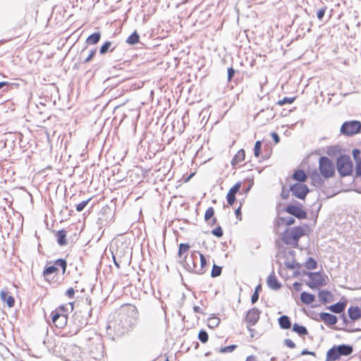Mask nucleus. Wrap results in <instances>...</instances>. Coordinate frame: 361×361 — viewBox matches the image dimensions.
Here are the masks:
<instances>
[{"mask_svg":"<svg viewBox=\"0 0 361 361\" xmlns=\"http://www.w3.org/2000/svg\"><path fill=\"white\" fill-rule=\"evenodd\" d=\"M307 275L310 279V281L307 283L310 288H318L326 284V279L320 273L310 272Z\"/></svg>","mask_w":361,"mask_h":361,"instance_id":"9","label":"nucleus"},{"mask_svg":"<svg viewBox=\"0 0 361 361\" xmlns=\"http://www.w3.org/2000/svg\"><path fill=\"white\" fill-rule=\"evenodd\" d=\"M140 41V36L137 31H134L126 39V42L129 44H136Z\"/></svg>","mask_w":361,"mask_h":361,"instance_id":"30","label":"nucleus"},{"mask_svg":"<svg viewBox=\"0 0 361 361\" xmlns=\"http://www.w3.org/2000/svg\"><path fill=\"white\" fill-rule=\"evenodd\" d=\"M311 355L315 356V353L314 352L309 351V350L305 349L301 352V355Z\"/></svg>","mask_w":361,"mask_h":361,"instance_id":"55","label":"nucleus"},{"mask_svg":"<svg viewBox=\"0 0 361 361\" xmlns=\"http://www.w3.org/2000/svg\"><path fill=\"white\" fill-rule=\"evenodd\" d=\"M8 85V84L6 82H0V90H1L2 88H4L5 87H7Z\"/></svg>","mask_w":361,"mask_h":361,"instance_id":"63","label":"nucleus"},{"mask_svg":"<svg viewBox=\"0 0 361 361\" xmlns=\"http://www.w3.org/2000/svg\"><path fill=\"white\" fill-rule=\"evenodd\" d=\"M293 195L301 200H304L309 192L307 186L302 183H295L290 187Z\"/></svg>","mask_w":361,"mask_h":361,"instance_id":"11","label":"nucleus"},{"mask_svg":"<svg viewBox=\"0 0 361 361\" xmlns=\"http://www.w3.org/2000/svg\"><path fill=\"white\" fill-rule=\"evenodd\" d=\"M284 344L290 348H294L295 347V343L288 338L285 339Z\"/></svg>","mask_w":361,"mask_h":361,"instance_id":"48","label":"nucleus"},{"mask_svg":"<svg viewBox=\"0 0 361 361\" xmlns=\"http://www.w3.org/2000/svg\"><path fill=\"white\" fill-rule=\"evenodd\" d=\"M234 74H235L234 69L232 67L228 68V82L231 81Z\"/></svg>","mask_w":361,"mask_h":361,"instance_id":"49","label":"nucleus"},{"mask_svg":"<svg viewBox=\"0 0 361 361\" xmlns=\"http://www.w3.org/2000/svg\"><path fill=\"white\" fill-rule=\"evenodd\" d=\"M261 290H262V286H261V284H259V285L255 288V293H259Z\"/></svg>","mask_w":361,"mask_h":361,"instance_id":"64","label":"nucleus"},{"mask_svg":"<svg viewBox=\"0 0 361 361\" xmlns=\"http://www.w3.org/2000/svg\"><path fill=\"white\" fill-rule=\"evenodd\" d=\"M261 148L262 142L261 141L258 140L255 142L254 146V155L256 158H259L262 154Z\"/></svg>","mask_w":361,"mask_h":361,"instance_id":"38","label":"nucleus"},{"mask_svg":"<svg viewBox=\"0 0 361 361\" xmlns=\"http://www.w3.org/2000/svg\"><path fill=\"white\" fill-rule=\"evenodd\" d=\"M194 311L197 314H204L202 308L201 307H199V306L194 307Z\"/></svg>","mask_w":361,"mask_h":361,"instance_id":"57","label":"nucleus"},{"mask_svg":"<svg viewBox=\"0 0 361 361\" xmlns=\"http://www.w3.org/2000/svg\"><path fill=\"white\" fill-rule=\"evenodd\" d=\"M66 261L63 259H59L54 262V265L47 267L43 271V276L47 278L52 274H57L59 271V267L62 270V273L64 274L66 270Z\"/></svg>","mask_w":361,"mask_h":361,"instance_id":"8","label":"nucleus"},{"mask_svg":"<svg viewBox=\"0 0 361 361\" xmlns=\"http://www.w3.org/2000/svg\"><path fill=\"white\" fill-rule=\"evenodd\" d=\"M271 137H273L275 143H278L280 140V138H279V136L278 135V134L276 133H271Z\"/></svg>","mask_w":361,"mask_h":361,"instance_id":"56","label":"nucleus"},{"mask_svg":"<svg viewBox=\"0 0 361 361\" xmlns=\"http://www.w3.org/2000/svg\"><path fill=\"white\" fill-rule=\"evenodd\" d=\"M267 284L269 288L277 290L280 288V284L279 283L276 277L273 275H269L267 279Z\"/></svg>","mask_w":361,"mask_h":361,"instance_id":"27","label":"nucleus"},{"mask_svg":"<svg viewBox=\"0 0 361 361\" xmlns=\"http://www.w3.org/2000/svg\"><path fill=\"white\" fill-rule=\"evenodd\" d=\"M120 313L126 315H135L137 314V307L132 304H124L121 306Z\"/></svg>","mask_w":361,"mask_h":361,"instance_id":"16","label":"nucleus"},{"mask_svg":"<svg viewBox=\"0 0 361 361\" xmlns=\"http://www.w3.org/2000/svg\"><path fill=\"white\" fill-rule=\"evenodd\" d=\"M111 45V43L110 42H105L102 45V47H100L99 53H100L101 54H106V53L109 51V48H110Z\"/></svg>","mask_w":361,"mask_h":361,"instance_id":"44","label":"nucleus"},{"mask_svg":"<svg viewBox=\"0 0 361 361\" xmlns=\"http://www.w3.org/2000/svg\"><path fill=\"white\" fill-rule=\"evenodd\" d=\"M259 314V312L257 309H252L247 313V316H258Z\"/></svg>","mask_w":361,"mask_h":361,"instance_id":"52","label":"nucleus"},{"mask_svg":"<svg viewBox=\"0 0 361 361\" xmlns=\"http://www.w3.org/2000/svg\"><path fill=\"white\" fill-rule=\"evenodd\" d=\"M51 320V323L59 329H62L67 325L68 322H73L77 324L74 331L76 333L83 326L87 325V317H49ZM47 322L51 324L50 319H47Z\"/></svg>","mask_w":361,"mask_h":361,"instance_id":"3","label":"nucleus"},{"mask_svg":"<svg viewBox=\"0 0 361 361\" xmlns=\"http://www.w3.org/2000/svg\"><path fill=\"white\" fill-rule=\"evenodd\" d=\"M319 298L322 302H331L334 300V295L330 291L322 290L319 293Z\"/></svg>","mask_w":361,"mask_h":361,"instance_id":"21","label":"nucleus"},{"mask_svg":"<svg viewBox=\"0 0 361 361\" xmlns=\"http://www.w3.org/2000/svg\"><path fill=\"white\" fill-rule=\"evenodd\" d=\"M96 54V50H92L90 53V54L88 55V56L85 59V63H88L90 62L94 56Z\"/></svg>","mask_w":361,"mask_h":361,"instance_id":"51","label":"nucleus"},{"mask_svg":"<svg viewBox=\"0 0 361 361\" xmlns=\"http://www.w3.org/2000/svg\"><path fill=\"white\" fill-rule=\"evenodd\" d=\"M258 299H259V293L254 292V293L252 295V298H251L252 302V303L256 302L258 300Z\"/></svg>","mask_w":361,"mask_h":361,"instance_id":"54","label":"nucleus"},{"mask_svg":"<svg viewBox=\"0 0 361 361\" xmlns=\"http://www.w3.org/2000/svg\"><path fill=\"white\" fill-rule=\"evenodd\" d=\"M66 231L63 229L59 230L56 233L57 243L59 245H65L67 244L66 241Z\"/></svg>","mask_w":361,"mask_h":361,"instance_id":"24","label":"nucleus"},{"mask_svg":"<svg viewBox=\"0 0 361 361\" xmlns=\"http://www.w3.org/2000/svg\"><path fill=\"white\" fill-rule=\"evenodd\" d=\"M292 178L293 180L300 182V183H304L307 179V175L305 172L301 169H298L293 173Z\"/></svg>","mask_w":361,"mask_h":361,"instance_id":"22","label":"nucleus"},{"mask_svg":"<svg viewBox=\"0 0 361 361\" xmlns=\"http://www.w3.org/2000/svg\"><path fill=\"white\" fill-rule=\"evenodd\" d=\"M301 286V283L298 282H295L293 283V287L296 290H300Z\"/></svg>","mask_w":361,"mask_h":361,"instance_id":"59","label":"nucleus"},{"mask_svg":"<svg viewBox=\"0 0 361 361\" xmlns=\"http://www.w3.org/2000/svg\"><path fill=\"white\" fill-rule=\"evenodd\" d=\"M245 159V152L241 149L237 152L231 160V165L235 167L241 164Z\"/></svg>","mask_w":361,"mask_h":361,"instance_id":"17","label":"nucleus"},{"mask_svg":"<svg viewBox=\"0 0 361 361\" xmlns=\"http://www.w3.org/2000/svg\"><path fill=\"white\" fill-rule=\"evenodd\" d=\"M347 306V302L345 300L338 302L330 307H329V310L334 313L340 314L344 311Z\"/></svg>","mask_w":361,"mask_h":361,"instance_id":"19","label":"nucleus"},{"mask_svg":"<svg viewBox=\"0 0 361 361\" xmlns=\"http://www.w3.org/2000/svg\"><path fill=\"white\" fill-rule=\"evenodd\" d=\"M305 267L310 270L314 269L317 267V262L314 258L309 257L305 262Z\"/></svg>","mask_w":361,"mask_h":361,"instance_id":"34","label":"nucleus"},{"mask_svg":"<svg viewBox=\"0 0 361 361\" xmlns=\"http://www.w3.org/2000/svg\"><path fill=\"white\" fill-rule=\"evenodd\" d=\"M241 188V183L238 182L234 185H233L230 190H228L226 195V200L227 203L232 206L235 201V195L239 191Z\"/></svg>","mask_w":361,"mask_h":361,"instance_id":"13","label":"nucleus"},{"mask_svg":"<svg viewBox=\"0 0 361 361\" xmlns=\"http://www.w3.org/2000/svg\"><path fill=\"white\" fill-rule=\"evenodd\" d=\"M92 199V197H90L88 200H87L85 201H82V202H80L79 204H78L75 207L77 212H82Z\"/></svg>","mask_w":361,"mask_h":361,"instance_id":"40","label":"nucleus"},{"mask_svg":"<svg viewBox=\"0 0 361 361\" xmlns=\"http://www.w3.org/2000/svg\"><path fill=\"white\" fill-rule=\"evenodd\" d=\"M1 299L4 302H6L7 305L9 307H13V305L15 304V299H14V298L11 296V295H8L7 292H5V291H1Z\"/></svg>","mask_w":361,"mask_h":361,"instance_id":"26","label":"nucleus"},{"mask_svg":"<svg viewBox=\"0 0 361 361\" xmlns=\"http://www.w3.org/2000/svg\"><path fill=\"white\" fill-rule=\"evenodd\" d=\"M323 319L326 324L327 325H334L338 322V319H341L342 320V324L343 326H347L348 323L355 322V320L360 319V317H319Z\"/></svg>","mask_w":361,"mask_h":361,"instance_id":"12","label":"nucleus"},{"mask_svg":"<svg viewBox=\"0 0 361 361\" xmlns=\"http://www.w3.org/2000/svg\"><path fill=\"white\" fill-rule=\"evenodd\" d=\"M214 209L212 207L207 208L204 216V221L208 222L212 218L214 217Z\"/></svg>","mask_w":361,"mask_h":361,"instance_id":"37","label":"nucleus"},{"mask_svg":"<svg viewBox=\"0 0 361 361\" xmlns=\"http://www.w3.org/2000/svg\"><path fill=\"white\" fill-rule=\"evenodd\" d=\"M220 323V318L219 317H209L207 319V326L210 329H214Z\"/></svg>","mask_w":361,"mask_h":361,"instance_id":"32","label":"nucleus"},{"mask_svg":"<svg viewBox=\"0 0 361 361\" xmlns=\"http://www.w3.org/2000/svg\"><path fill=\"white\" fill-rule=\"evenodd\" d=\"M271 149H270V150L263 156V158L266 159H269L271 156Z\"/></svg>","mask_w":361,"mask_h":361,"instance_id":"61","label":"nucleus"},{"mask_svg":"<svg viewBox=\"0 0 361 361\" xmlns=\"http://www.w3.org/2000/svg\"><path fill=\"white\" fill-rule=\"evenodd\" d=\"M341 134L346 136H353L361 133V122L359 121H349L344 122L341 128Z\"/></svg>","mask_w":361,"mask_h":361,"instance_id":"6","label":"nucleus"},{"mask_svg":"<svg viewBox=\"0 0 361 361\" xmlns=\"http://www.w3.org/2000/svg\"><path fill=\"white\" fill-rule=\"evenodd\" d=\"M221 268L216 265H214L212 270V276L213 277L218 276L221 274Z\"/></svg>","mask_w":361,"mask_h":361,"instance_id":"45","label":"nucleus"},{"mask_svg":"<svg viewBox=\"0 0 361 361\" xmlns=\"http://www.w3.org/2000/svg\"><path fill=\"white\" fill-rule=\"evenodd\" d=\"M293 331L298 334L300 336H304L307 334V329L305 326H300L297 324H293Z\"/></svg>","mask_w":361,"mask_h":361,"instance_id":"33","label":"nucleus"},{"mask_svg":"<svg viewBox=\"0 0 361 361\" xmlns=\"http://www.w3.org/2000/svg\"><path fill=\"white\" fill-rule=\"evenodd\" d=\"M212 234L217 238H221L224 235V231L222 228L219 226L212 231Z\"/></svg>","mask_w":361,"mask_h":361,"instance_id":"39","label":"nucleus"},{"mask_svg":"<svg viewBox=\"0 0 361 361\" xmlns=\"http://www.w3.org/2000/svg\"><path fill=\"white\" fill-rule=\"evenodd\" d=\"M235 216L237 217V219H238L239 220H241L242 219V216H241V211H240V207H238L235 212Z\"/></svg>","mask_w":361,"mask_h":361,"instance_id":"58","label":"nucleus"},{"mask_svg":"<svg viewBox=\"0 0 361 361\" xmlns=\"http://www.w3.org/2000/svg\"><path fill=\"white\" fill-rule=\"evenodd\" d=\"M340 357V354H338V350L334 345L327 351L326 361H336Z\"/></svg>","mask_w":361,"mask_h":361,"instance_id":"20","label":"nucleus"},{"mask_svg":"<svg viewBox=\"0 0 361 361\" xmlns=\"http://www.w3.org/2000/svg\"><path fill=\"white\" fill-rule=\"evenodd\" d=\"M259 317H245V322L247 324V328L250 332V336L253 338L255 336V330L251 328L252 326L256 324L258 322Z\"/></svg>","mask_w":361,"mask_h":361,"instance_id":"23","label":"nucleus"},{"mask_svg":"<svg viewBox=\"0 0 361 361\" xmlns=\"http://www.w3.org/2000/svg\"><path fill=\"white\" fill-rule=\"evenodd\" d=\"M360 151L357 149H355L353 151V157L354 159L357 161V159H359V156H360Z\"/></svg>","mask_w":361,"mask_h":361,"instance_id":"53","label":"nucleus"},{"mask_svg":"<svg viewBox=\"0 0 361 361\" xmlns=\"http://www.w3.org/2000/svg\"><path fill=\"white\" fill-rule=\"evenodd\" d=\"M128 317H113V319L109 321L106 326V330L111 329L114 330L117 335H122L128 331L129 328L126 325Z\"/></svg>","mask_w":361,"mask_h":361,"instance_id":"5","label":"nucleus"},{"mask_svg":"<svg viewBox=\"0 0 361 361\" xmlns=\"http://www.w3.org/2000/svg\"><path fill=\"white\" fill-rule=\"evenodd\" d=\"M295 224V219L293 217H282L279 216L277 219V225L288 226Z\"/></svg>","mask_w":361,"mask_h":361,"instance_id":"25","label":"nucleus"},{"mask_svg":"<svg viewBox=\"0 0 361 361\" xmlns=\"http://www.w3.org/2000/svg\"><path fill=\"white\" fill-rule=\"evenodd\" d=\"M198 256L200 257V263L199 265L197 264V269L201 268V269H202L201 274H202L204 272L205 267L207 266V260H206V258L204 257V256L200 252L198 254Z\"/></svg>","mask_w":361,"mask_h":361,"instance_id":"35","label":"nucleus"},{"mask_svg":"<svg viewBox=\"0 0 361 361\" xmlns=\"http://www.w3.org/2000/svg\"><path fill=\"white\" fill-rule=\"evenodd\" d=\"M199 252L197 251L192 252L184 260L180 262L188 271L201 274V268L197 269V260Z\"/></svg>","mask_w":361,"mask_h":361,"instance_id":"7","label":"nucleus"},{"mask_svg":"<svg viewBox=\"0 0 361 361\" xmlns=\"http://www.w3.org/2000/svg\"><path fill=\"white\" fill-rule=\"evenodd\" d=\"M279 324L281 329H288L291 326L289 317H279Z\"/></svg>","mask_w":361,"mask_h":361,"instance_id":"31","label":"nucleus"},{"mask_svg":"<svg viewBox=\"0 0 361 361\" xmlns=\"http://www.w3.org/2000/svg\"><path fill=\"white\" fill-rule=\"evenodd\" d=\"M326 7L322 8L317 13V16L319 20H322L326 13Z\"/></svg>","mask_w":361,"mask_h":361,"instance_id":"46","label":"nucleus"},{"mask_svg":"<svg viewBox=\"0 0 361 361\" xmlns=\"http://www.w3.org/2000/svg\"><path fill=\"white\" fill-rule=\"evenodd\" d=\"M349 316H360V310L358 307H350L348 309Z\"/></svg>","mask_w":361,"mask_h":361,"instance_id":"42","label":"nucleus"},{"mask_svg":"<svg viewBox=\"0 0 361 361\" xmlns=\"http://www.w3.org/2000/svg\"><path fill=\"white\" fill-rule=\"evenodd\" d=\"M211 219H212V221H211V223L209 224H210V226H214V225L217 223V219H216V218L214 216V217H213V218H212Z\"/></svg>","mask_w":361,"mask_h":361,"instance_id":"62","label":"nucleus"},{"mask_svg":"<svg viewBox=\"0 0 361 361\" xmlns=\"http://www.w3.org/2000/svg\"><path fill=\"white\" fill-rule=\"evenodd\" d=\"M295 99H296L295 97H284L283 99L279 100L276 102V105L281 106L286 104H290L295 102Z\"/></svg>","mask_w":361,"mask_h":361,"instance_id":"36","label":"nucleus"},{"mask_svg":"<svg viewBox=\"0 0 361 361\" xmlns=\"http://www.w3.org/2000/svg\"><path fill=\"white\" fill-rule=\"evenodd\" d=\"M100 38H101L100 32H94V33L90 35L86 39V43L88 44H96L97 43L99 42Z\"/></svg>","mask_w":361,"mask_h":361,"instance_id":"28","label":"nucleus"},{"mask_svg":"<svg viewBox=\"0 0 361 361\" xmlns=\"http://www.w3.org/2000/svg\"><path fill=\"white\" fill-rule=\"evenodd\" d=\"M69 309L71 310V311L73 310V304L72 302H69L65 305L59 306L55 310V312L52 313V316H67L69 313Z\"/></svg>","mask_w":361,"mask_h":361,"instance_id":"14","label":"nucleus"},{"mask_svg":"<svg viewBox=\"0 0 361 361\" xmlns=\"http://www.w3.org/2000/svg\"><path fill=\"white\" fill-rule=\"evenodd\" d=\"M190 246L188 243H180L178 247V257L179 262H182L189 255L188 251Z\"/></svg>","mask_w":361,"mask_h":361,"instance_id":"15","label":"nucleus"},{"mask_svg":"<svg viewBox=\"0 0 361 361\" xmlns=\"http://www.w3.org/2000/svg\"><path fill=\"white\" fill-rule=\"evenodd\" d=\"M305 226H295L292 228H287L281 234L282 242L288 245L296 248L298 247V241L300 238L306 235Z\"/></svg>","mask_w":361,"mask_h":361,"instance_id":"2","label":"nucleus"},{"mask_svg":"<svg viewBox=\"0 0 361 361\" xmlns=\"http://www.w3.org/2000/svg\"><path fill=\"white\" fill-rule=\"evenodd\" d=\"M355 170L357 175L361 176V158L356 161Z\"/></svg>","mask_w":361,"mask_h":361,"instance_id":"47","label":"nucleus"},{"mask_svg":"<svg viewBox=\"0 0 361 361\" xmlns=\"http://www.w3.org/2000/svg\"><path fill=\"white\" fill-rule=\"evenodd\" d=\"M336 168L341 176L351 175L353 164L348 156H340L336 160Z\"/></svg>","mask_w":361,"mask_h":361,"instance_id":"4","label":"nucleus"},{"mask_svg":"<svg viewBox=\"0 0 361 361\" xmlns=\"http://www.w3.org/2000/svg\"><path fill=\"white\" fill-rule=\"evenodd\" d=\"M288 267H289V268H290V269H295V268H298H298H300V265L298 263H297V264H292V265L288 264Z\"/></svg>","mask_w":361,"mask_h":361,"instance_id":"60","label":"nucleus"},{"mask_svg":"<svg viewBox=\"0 0 361 361\" xmlns=\"http://www.w3.org/2000/svg\"><path fill=\"white\" fill-rule=\"evenodd\" d=\"M300 298L302 302L305 304H310L314 300V296L307 292H302Z\"/></svg>","mask_w":361,"mask_h":361,"instance_id":"29","label":"nucleus"},{"mask_svg":"<svg viewBox=\"0 0 361 361\" xmlns=\"http://www.w3.org/2000/svg\"><path fill=\"white\" fill-rule=\"evenodd\" d=\"M66 295L69 298H73L75 295V290L73 288H69L66 292Z\"/></svg>","mask_w":361,"mask_h":361,"instance_id":"50","label":"nucleus"},{"mask_svg":"<svg viewBox=\"0 0 361 361\" xmlns=\"http://www.w3.org/2000/svg\"><path fill=\"white\" fill-rule=\"evenodd\" d=\"M336 173L334 163L327 157H321L319 159V173L314 171L309 173L313 185L322 183V178L329 179L333 178Z\"/></svg>","mask_w":361,"mask_h":361,"instance_id":"1","label":"nucleus"},{"mask_svg":"<svg viewBox=\"0 0 361 361\" xmlns=\"http://www.w3.org/2000/svg\"><path fill=\"white\" fill-rule=\"evenodd\" d=\"M285 212L299 219H305L307 216V212L300 205L289 204L286 207Z\"/></svg>","mask_w":361,"mask_h":361,"instance_id":"10","label":"nucleus"},{"mask_svg":"<svg viewBox=\"0 0 361 361\" xmlns=\"http://www.w3.org/2000/svg\"><path fill=\"white\" fill-rule=\"evenodd\" d=\"M336 347L338 350V354H340V357L350 355L353 351V346L347 344H341L336 345Z\"/></svg>","mask_w":361,"mask_h":361,"instance_id":"18","label":"nucleus"},{"mask_svg":"<svg viewBox=\"0 0 361 361\" xmlns=\"http://www.w3.org/2000/svg\"><path fill=\"white\" fill-rule=\"evenodd\" d=\"M236 348V345H231L226 347L221 348L219 352L221 353H231L233 352Z\"/></svg>","mask_w":361,"mask_h":361,"instance_id":"43","label":"nucleus"},{"mask_svg":"<svg viewBox=\"0 0 361 361\" xmlns=\"http://www.w3.org/2000/svg\"><path fill=\"white\" fill-rule=\"evenodd\" d=\"M198 338L202 343H206L208 341V334L204 330H201L198 334Z\"/></svg>","mask_w":361,"mask_h":361,"instance_id":"41","label":"nucleus"}]
</instances>
